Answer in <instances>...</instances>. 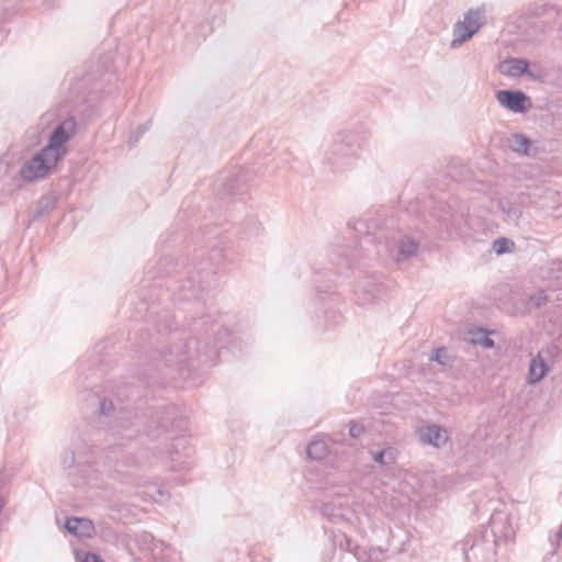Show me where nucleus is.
<instances>
[{
  "instance_id": "c85d7f7f",
  "label": "nucleus",
  "mask_w": 562,
  "mask_h": 562,
  "mask_svg": "<svg viewBox=\"0 0 562 562\" xmlns=\"http://www.w3.org/2000/svg\"><path fill=\"white\" fill-rule=\"evenodd\" d=\"M54 209V201L50 199H41L37 203L35 217H41L49 213Z\"/></svg>"
},
{
  "instance_id": "9b49d317",
  "label": "nucleus",
  "mask_w": 562,
  "mask_h": 562,
  "mask_svg": "<svg viewBox=\"0 0 562 562\" xmlns=\"http://www.w3.org/2000/svg\"><path fill=\"white\" fill-rule=\"evenodd\" d=\"M529 202V195L524 192H512L497 201L498 209L507 221L515 222L520 218L522 209Z\"/></svg>"
},
{
  "instance_id": "a19ab883",
  "label": "nucleus",
  "mask_w": 562,
  "mask_h": 562,
  "mask_svg": "<svg viewBox=\"0 0 562 562\" xmlns=\"http://www.w3.org/2000/svg\"><path fill=\"white\" fill-rule=\"evenodd\" d=\"M351 265H352V261L349 258L344 257L342 266L348 268V267H351Z\"/></svg>"
},
{
  "instance_id": "bb28decb",
  "label": "nucleus",
  "mask_w": 562,
  "mask_h": 562,
  "mask_svg": "<svg viewBox=\"0 0 562 562\" xmlns=\"http://www.w3.org/2000/svg\"><path fill=\"white\" fill-rule=\"evenodd\" d=\"M515 247V243L512 239L501 237L493 241L492 249L497 255H503L505 252H510Z\"/></svg>"
},
{
  "instance_id": "4468645a",
  "label": "nucleus",
  "mask_w": 562,
  "mask_h": 562,
  "mask_svg": "<svg viewBox=\"0 0 562 562\" xmlns=\"http://www.w3.org/2000/svg\"><path fill=\"white\" fill-rule=\"evenodd\" d=\"M205 282L201 272H190L188 279L178 288V300L190 301L198 299L200 293L203 291V283Z\"/></svg>"
},
{
  "instance_id": "4be33fe9",
  "label": "nucleus",
  "mask_w": 562,
  "mask_h": 562,
  "mask_svg": "<svg viewBox=\"0 0 562 562\" xmlns=\"http://www.w3.org/2000/svg\"><path fill=\"white\" fill-rule=\"evenodd\" d=\"M88 86H89V93L100 91V85L94 81V77H92L90 74L83 76L82 78H80L78 80H74L71 82V90L80 92L82 89L88 88Z\"/></svg>"
},
{
  "instance_id": "72a5a7b5",
  "label": "nucleus",
  "mask_w": 562,
  "mask_h": 562,
  "mask_svg": "<svg viewBox=\"0 0 562 562\" xmlns=\"http://www.w3.org/2000/svg\"><path fill=\"white\" fill-rule=\"evenodd\" d=\"M480 333H482L483 336L481 338L474 339V341L479 342L480 345H482L485 348H493L495 344H494V340L488 337V335H487L488 333L485 331L484 329H481Z\"/></svg>"
},
{
  "instance_id": "e433bc0d",
  "label": "nucleus",
  "mask_w": 562,
  "mask_h": 562,
  "mask_svg": "<svg viewBox=\"0 0 562 562\" xmlns=\"http://www.w3.org/2000/svg\"><path fill=\"white\" fill-rule=\"evenodd\" d=\"M145 494H146L150 499H156V498H155L156 494H157V495H160V496H162V495H164L162 491H161L158 486H156V485H150V486H149V491H148V492H146Z\"/></svg>"
},
{
  "instance_id": "4c0bfd02",
  "label": "nucleus",
  "mask_w": 562,
  "mask_h": 562,
  "mask_svg": "<svg viewBox=\"0 0 562 562\" xmlns=\"http://www.w3.org/2000/svg\"><path fill=\"white\" fill-rule=\"evenodd\" d=\"M374 239V234L366 232L364 236L361 237L360 245L363 246V244L373 243Z\"/></svg>"
},
{
  "instance_id": "2eb2a0df",
  "label": "nucleus",
  "mask_w": 562,
  "mask_h": 562,
  "mask_svg": "<svg viewBox=\"0 0 562 562\" xmlns=\"http://www.w3.org/2000/svg\"><path fill=\"white\" fill-rule=\"evenodd\" d=\"M419 248V244L408 236H402L397 241V251L394 256L396 262H404L413 258Z\"/></svg>"
},
{
  "instance_id": "aec40b11",
  "label": "nucleus",
  "mask_w": 562,
  "mask_h": 562,
  "mask_svg": "<svg viewBox=\"0 0 562 562\" xmlns=\"http://www.w3.org/2000/svg\"><path fill=\"white\" fill-rule=\"evenodd\" d=\"M547 370L544 361L539 356L533 358L529 366L528 382L531 384L539 382L546 375Z\"/></svg>"
},
{
  "instance_id": "6e6552de",
  "label": "nucleus",
  "mask_w": 562,
  "mask_h": 562,
  "mask_svg": "<svg viewBox=\"0 0 562 562\" xmlns=\"http://www.w3.org/2000/svg\"><path fill=\"white\" fill-rule=\"evenodd\" d=\"M75 130L76 121L72 117L64 120L54 128L44 149L53 156L58 155L60 159L65 154L61 146L70 139Z\"/></svg>"
},
{
  "instance_id": "a211bd4d",
  "label": "nucleus",
  "mask_w": 562,
  "mask_h": 562,
  "mask_svg": "<svg viewBox=\"0 0 562 562\" xmlns=\"http://www.w3.org/2000/svg\"><path fill=\"white\" fill-rule=\"evenodd\" d=\"M369 454L371 456V459L383 467H389L395 463L397 458V450L393 447H386L382 450H369Z\"/></svg>"
},
{
  "instance_id": "ea45409f",
  "label": "nucleus",
  "mask_w": 562,
  "mask_h": 562,
  "mask_svg": "<svg viewBox=\"0 0 562 562\" xmlns=\"http://www.w3.org/2000/svg\"><path fill=\"white\" fill-rule=\"evenodd\" d=\"M364 228H369L364 220H360L356 223L355 229L357 232L362 233Z\"/></svg>"
},
{
  "instance_id": "9d476101",
  "label": "nucleus",
  "mask_w": 562,
  "mask_h": 562,
  "mask_svg": "<svg viewBox=\"0 0 562 562\" xmlns=\"http://www.w3.org/2000/svg\"><path fill=\"white\" fill-rule=\"evenodd\" d=\"M495 98L504 109L514 113H525L531 108L529 97L520 90H498Z\"/></svg>"
},
{
  "instance_id": "79ce46f5",
  "label": "nucleus",
  "mask_w": 562,
  "mask_h": 562,
  "mask_svg": "<svg viewBox=\"0 0 562 562\" xmlns=\"http://www.w3.org/2000/svg\"><path fill=\"white\" fill-rule=\"evenodd\" d=\"M200 323H201V324H205L206 322H205V321H203V319H201V321H199V322H194V329H198V328H199V324H200Z\"/></svg>"
},
{
  "instance_id": "412c9836",
  "label": "nucleus",
  "mask_w": 562,
  "mask_h": 562,
  "mask_svg": "<svg viewBox=\"0 0 562 562\" xmlns=\"http://www.w3.org/2000/svg\"><path fill=\"white\" fill-rule=\"evenodd\" d=\"M531 140L522 134H513L508 138V147L516 153L528 154Z\"/></svg>"
},
{
  "instance_id": "f03ea898",
  "label": "nucleus",
  "mask_w": 562,
  "mask_h": 562,
  "mask_svg": "<svg viewBox=\"0 0 562 562\" xmlns=\"http://www.w3.org/2000/svg\"><path fill=\"white\" fill-rule=\"evenodd\" d=\"M214 333L218 336L216 338V346H211L205 339L191 337L183 344L160 352L159 358L156 360L164 362L166 367L176 366L180 376L183 379L204 373L206 369L217 363L221 349L225 347L231 336L229 330L224 327L214 330ZM156 366L159 367L160 363Z\"/></svg>"
},
{
  "instance_id": "20e7f679",
  "label": "nucleus",
  "mask_w": 562,
  "mask_h": 562,
  "mask_svg": "<svg viewBox=\"0 0 562 562\" xmlns=\"http://www.w3.org/2000/svg\"><path fill=\"white\" fill-rule=\"evenodd\" d=\"M60 462L69 476L80 480L78 483H93L101 476V471L94 465L93 449L81 439L61 451Z\"/></svg>"
},
{
  "instance_id": "7c9ffc66",
  "label": "nucleus",
  "mask_w": 562,
  "mask_h": 562,
  "mask_svg": "<svg viewBox=\"0 0 562 562\" xmlns=\"http://www.w3.org/2000/svg\"><path fill=\"white\" fill-rule=\"evenodd\" d=\"M364 432V426L356 420L350 422L349 436L351 438H359Z\"/></svg>"
},
{
  "instance_id": "f3484780",
  "label": "nucleus",
  "mask_w": 562,
  "mask_h": 562,
  "mask_svg": "<svg viewBox=\"0 0 562 562\" xmlns=\"http://www.w3.org/2000/svg\"><path fill=\"white\" fill-rule=\"evenodd\" d=\"M529 64L521 58H510L505 60L501 66V71L504 75L512 77H519L528 71Z\"/></svg>"
},
{
  "instance_id": "7ed1b4c3",
  "label": "nucleus",
  "mask_w": 562,
  "mask_h": 562,
  "mask_svg": "<svg viewBox=\"0 0 562 562\" xmlns=\"http://www.w3.org/2000/svg\"><path fill=\"white\" fill-rule=\"evenodd\" d=\"M363 144V137L355 132L336 133L324 144L323 166L334 175L351 171L358 165Z\"/></svg>"
},
{
  "instance_id": "37998d69",
  "label": "nucleus",
  "mask_w": 562,
  "mask_h": 562,
  "mask_svg": "<svg viewBox=\"0 0 562 562\" xmlns=\"http://www.w3.org/2000/svg\"><path fill=\"white\" fill-rule=\"evenodd\" d=\"M562 536V525L559 528V531L557 532V537L560 538Z\"/></svg>"
},
{
  "instance_id": "f704fd0d",
  "label": "nucleus",
  "mask_w": 562,
  "mask_h": 562,
  "mask_svg": "<svg viewBox=\"0 0 562 562\" xmlns=\"http://www.w3.org/2000/svg\"><path fill=\"white\" fill-rule=\"evenodd\" d=\"M550 270L552 273L550 274L551 278L559 279L562 276V262H551Z\"/></svg>"
},
{
  "instance_id": "2f4dec72",
  "label": "nucleus",
  "mask_w": 562,
  "mask_h": 562,
  "mask_svg": "<svg viewBox=\"0 0 562 562\" xmlns=\"http://www.w3.org/2000/svg\"><path fill=\"white\" fill-rule=\"evenodd\" d=\"M99 408L102 415L108 416L111 412L114 411V404L111 400L103 398L99 403Z\"/></svg>"
},
{
  "instance_id": "dca6fc26",
  "label": "nucleus",
  "mask_w": 562,
  "mask_h": 562,
  "mask_svg": "<svg viewBox=\"0 0 562 562\" xmlns=\"http://www.w3.org/2000/svg\"><path fill=\"white\" fill-rule=\"evenodd\" d=\"M66 529L78 537H91L94 532V526L90 519L71 517L66 520Z\"/></svg>"
},
{
  "instance_id": "f257e3e1",
  "label": "nucleus",
  "mask_w": 562,
  "mask_h": 562,
  "mask_svg": "<svg viewBox=\"0 0 562 562\" xmlns=\"http://www.w3.org/2000/svg\"><path fill=\"white\" fill-rule=\"evenodd\" d=\"M187 429L188 422L175 405L150 416L121 412L111 426L106 458L123 467L157 465L167 454L178 452V445L169 440H176Z\"/></svg>"
},
{
  "instance_id": "473e14b6",
  "label": "nucleus",
  "mask_w": 562,
  "mask_h": 562,
  "mask_svg": "<svg viewBox=\"0 0 562 562\" xmlns=\"http://www.w3.org/2000/svg\"><path fill=\"white\" fill-rule=\"evenodd\" d=\"M346 549L350 552H353L355 557L357 558L358 561H361L362 560V555H361V548H359L357 544H355V542L349 539V538H346Z\"/></svg>"
},
{
  "instance_id": "393cba45",
  "label": "nucleus",
  "mask_w": 562,
  "mask_h": 562,
  "mask_svg": "<svg viewBox=\"0 0 562 562\" xmlns=\"http://www.w3.org/2000/svg\"><path fill=\"white\" fill-rule=\"evenodd\" d=\"M321 513L323 516L327 517L328 520L335 524L345 519L342 510L331 503L324 504L321 508Z\"/></svg>"
},
{
  "instance_id": "39448f33",
  "label": "nucleus",
  "mask_w": 562,
  "mask_h": 562,
  "mask_svg": "<svg viewBox=\"0 0 562 562\" xmlns=\"http://www.w3.org/2000/svg\"><path fill=\"white\" fill-rule=\"evenodd\" d=\"M58 160V155L53 156L42 148L21 166L20 177L25 182L43 179L57 165Z\"/></svg>"
},
{
  "instance_id": "0eeeda50",
  "label": "nucleus",
  "mask_w": 562,
  "mask_h": 562,
  "mask_svg": "<svg viewBox=\"0 0 562 562\" xmlns=\"http://www.w3.org/2000/svg\"><path fill=\"white\" fill-rule=\"evenodd\" d=\"M250 179L251 171L243 167L229 172H224L218 179V193L222 195L244 193L247 190V186Z\"/></svg>"
},
{
  "instance_id": "a878e982",
  "label": "nucleus",
  "mask_w": 562,
  "mask_h": 562,
  "mask_svg": "<svg viewBox=\"0 0 562 562\" xmlns=\"http://www.w3.org/2000/svg\"><path fill=\"white\" fill-rule=\"evenodd\" d=\"M178 315H171L170 313H165L161 317L156 321V327L158 331L166 333L170 331L173 328H177V319Z\"/></svg>"
},
{
  "instance_id": "5701e85b",
  "label": "nucleus",
  "mask_w": 562,
  "mask_h": 562,
  "mask_svg": "<svg viewBox=\"0 0 562 562\" xmlns=\"http://www.w3.org/2000/svg\"><path fill=\"white\" fill-rule=\"evenodd\" d=\"M328 453V447L324 440H314L307 446V456L312 460H323Z\"/></svg>"
},
{
  "instance_id": "1a4fd4ad",
  "label": "nucleus",
  "mask_w": 562,
  "mask_h": 562,
  "mask_svg": "<svg viewBox=\"0 0 562 562\" xmlns=\"http://www.w3.org/2000/svg\"><path fill=\"white\" fill-rule=\"evenodd\" d=\"M385 291L380 278L375 274H369L362 278L355 290L357 302L360 305L371 304L379 299Z\"/></svg>"
},
{
  "instance_id": "ddd939ff",
  "label": "nucleus",
  "mask_w": 562,
  "mask_h": 562,
  "mask_svg": "<svg viewBox=\"0 0 562 562\" xmlns=\"http://www.w3.org/2000/svg\"><path fill=\"white\" fill-rule=\"evenodd\" d=\"M418 440L424 445L442 448L448 441V432L439 425H423L415 430Z\"/></svg>"
},
{
  "instance_id": "f8f14e48",
  "label": "nucleus",
  "mask_w": 562,
  "mask_h": 562,
  "mask_svg": "<svg viewBox=\"0 0 562 562\" xmlns=\"http://www.w3.org/2000/svg\"><path fill=\"white\" fill-rule=\"evenodd\" d=\"M490 527L494 537V543L499 547L502 543H508L515 538V530L510 518L504 513H495L491 517Z\"/></svg>"
},
{
  "instance_id": "423d86ee",
  "label": "nucleus",
  "mask_w": 562,
  "mask_h": 562,
  "mask_svg": "<svg viewBox=\"0 0 562 562\" xmlns=\"http://www.w3.org/2000/svg\"><path fill=\"white\" fill-rule=\"evenodd\" d=\"M485 18L484 8L470 9L462 21H458L453 26V40L451 48H458L470 40L483 25Z\"/></svg>"
},
{
  "instance_id": "58836bf2",
  "label": "nucleus",
  "mask_w": 562,
  "mask_h": 562,
  "mask_svg": "<svg viewBox=\"0 0 562 562\" xmlns=\"http://www.w3.org/2000/svg\"><path fill=\"white\" fill-rule=\"evenodd\" d=\"M82 562H103V561L97 554L88 552V553H86Z\"/></svg>"
},
{
  "instance_id": "c756f323",
  "label": "nucleus",
  "mask_w": 562,
  "mask_h": 562,
  "mask_svg": "<svg viewBox=\"0 0 562 562\" xmlns=\"http://www.w3.org/2000/svg\"><path fill=\"white\" fill-rule=\"evenodd\" d=\"M439 221L448 227H456L458 225V214L445 213L440 215Z\"/></svg>"
},
{
  "instance_id": "6ab92c4d",
  "label": "nucleus",
  "mask_w": 562,
  "mask_h": 562,
  "mask_svg": "<svg viewBox=\"0 0 562 562\" xmlns=\"http://www.w3.org/2000/svg\"><path fill=\"white\" fill-rule=\"evenodd\" d=\"M547 301L548 296L543 291H537L532 294L526 295L525 297L521 299L522 308L520 312H530L535 308L542 306L543 304L547 303Z\"/></svg>"
},
{
  "instance_id": "b1692460",
  "label": "nucleus",
  "mask_w": 562,
  "mask_h": 562,
  "mask_svg": "<svg viewBox=\"0 0 562 562\" xmlns=\"http://www.w3.org/2000/svg\"><path fill=\"white\" fill-rule=\"evenodd\" d=\"M429 360L438 362L443 368H451L453 366L454 358L450 355L447 348L440 347L429 356Z\"/></svg>"
},
{
  "instance_id": "cd10ccee",
  "label": "nucleus",
  "mask_w": 562,
  "mask_h": 562,
  "mask_svg": "<svg viewBox=\"0 0 562 562\" xmlns=\"http://www.w3.org/2000/svg\"><path fill=\"white\" fill-rule=\"evenodd\" d=\"M362 560L360 562H381L383 557V551L381 548H370L367 550H361Z\"/></svg>"
},
{
  "instance_id": "c9c22d12",
  "label": "nucleus",
  "mask_w": 562,
  "mask_h": 562,
  "mask_svg": "<svg viewBox=\"0 0 562 562\" xmlns=\"http://www.w3.org/2000/svg\"><path fill=\"white\" fill-rule=\"evenodd\" d=\"M147 130V127H142L137 131H134L131 136H130V144L133 145V144H136L138 142V139L142 137L143 133Z\"/></svg>"
}]
</instances>
